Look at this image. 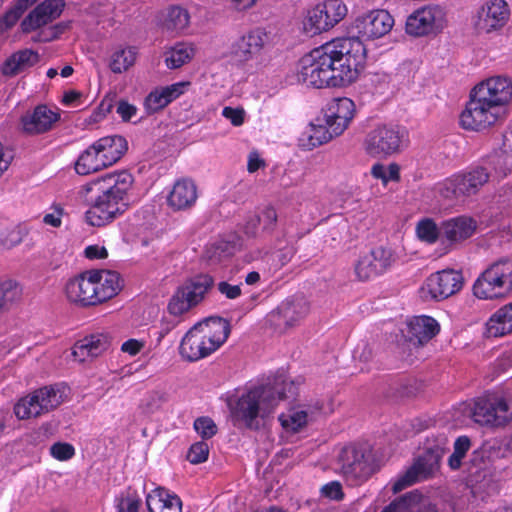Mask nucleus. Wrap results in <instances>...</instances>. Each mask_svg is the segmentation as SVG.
Listing matches in <instances>:
<instances>
[{
    "label": "nucleus",
    "mask_w": 512,
    "mask_h": 512,
    "mask_svg": "<svg viewBox=\"0 0 512 512\" xmlns=\"http://www.w3.org/2000/svg\"><path fill=\"white\" fill-rule=\"evenodd\" d=\"M309 312V305L304 299L287 300L277 309L279 321L292 327Z\"/></svg>",
    "instance_id": "nucleus-37"
},
{
    "label": "nucleus",
    "mask_w": 512,
    "mask_h": 512,
    "mask_svg": "<svg viewBox=\"0 0 512 512\" xmlns=\"http://www.w3.org/2000/svg\"><path fill=\"white\" fill-rule=\"evenodd\" d=\"M188 85L189 82H178L150 92L144 102L147 113L153 114L166 107L182 95Z\"/></svg>",
    "instance_id": "nucleus-31"
},
{
    "label": "nucleus",
    "mask_w": 512,
    "mask_h": 512,
    "mask_svg": "<svg viewBox=\"0 0 512 512\" xmlns=\"http://www.w3.org/2000/svg\"><path fill=\"white\" fill-rule=\"evenodd\" d=\"M321 494L331 500H340L343 498L342 486L339 482L332 481L321 488Z\"/></svg>",
    "instance_id": "nucleus-55"
},
{
    "label": "nucleus",
    "mask_w": 512,
    "mask_h": 512,
    "mask_svg": "<svg viewBox=\"0 0 512 512\" xmlns=\"http://www.w3.org/2000/svg\"><path fill=\"white\" fill-rule=\"evenodd\" d=\"M507 115V111H502L472 90L470 100L460 115V124L466 130L482 131L504 122Z\"/></svg>",
    "instance_id": "nucleus-8"
},
{
    "label": "nucleus",
    "mask_w": 512,
    "mask_h": 512,
    "mask_svg": "<svg viewBox=\"0 0 512 512\" xmlns=\"http://www.w3.org/2000/svg\"><path fill=\"white\" fill-rule=\"evenodd\" d=\"M209 457V450H187L185 458L191 464H200L207 461Z\"/></svg>",
    "instance_id": "nucleus-59"
},
{
    "label": "nucleus",
    "mask_w": 512,
    "mask_h": 512,
    "mask_svg": "<svg viewBox=\"0 0 512 512\" xmlns=\"http://www.w3.org/2000/svg\"><path fill=\"white\" fill-rule=\"evenodd\" d=\"M373 178L381 180L384 186L387 185V167L381 163H375L370 171Z\"/></svg>",
    "instance_id": "nucleus-63"
},
{
    "label": "nucleus",
    "mask_w": 512,
    "mask_h": 512,
    "mask_svg": "<svg viewBox=\"0 0 512 512\" xmlns=\"http://www.w3.org/2000/svg\"><path fill=\"white\" fill-rule=\"evenodd\" d=\"M230 324L221 317H210L196 323L182 338L179 345L181 358L195 362L215 352L227 340Z\"/></svg>",
    "instance_id": "nucleus-3"
},
{
    "label": "nucleus",
    "mask_w": 512,
    "mask_h": 512,
    "mask_svg": "<svg viewBox=\"0 0 512 512\" xmlns=\"http://www.w3.org/2000/svg\"><path fill=\"white\" fill-rule=\"evenodd\" d=\"M316 121L317 123L310 124L300 138L301 146L305 149L311 150L340 136V133L335 132V128L330 123H325L323 118Z\"/></svg>",
    "instance_id": "nucleus-33"
},
{
    "label": "nucleus",
    "mask_w": 512,
    "mask_h": 512,
    "mask_svg": "<svg viewBox=\"0 0 512 512\" xmlns=\"http://www.w3.org/2000/svg\"><path fill=\"white\" fill-rule=\"evenodd\" d=\"M194 55L195 49L192 44L179 42L164 52L165 64L169 69H178L190 62Z\"/></svg>",
    "instance_id": "nucleus-38"
},
{
    "label": "nucleus",
    "mask_w": 512,
    "mask_h": 512,
    "mask_svg": "<svg viewBox=\"0 0 512 512\" xmlns=\"http://www.w3.org/2000/svg\"><path fill=\"white\" fill-rule=\"evenodd\" d=\"M270 43V34L262 28H255L239 37L231 47V53L240 61H250L257 57Z\"/></svg>",
    "instance_id": "nucleus-21"
},
{
    "label": "nucleus",
    "mask_w": 512,
    "mask_h": 512,
    "mask_svg": "<svg viewBox=\"0 0 512 512\" xmlns=\"http://www.w3.org/2000/svg\"><path fill=\"white\" fill-rule=\"evenodd\" d=\"M40 61V55L32 49H22L12 53L1 65V74L5 77H15L35 66Z\"/></svg>",
    "instance_id": "nucleus-30"
},
{
    "label": "nucleus",
    "mask_w": 512,
    "mask_h": 512,
    "mask_svg": "<svg viewBox=\"0 0 512 512\" xmlns=\"http://www.w3.org/2000/svg\"><path fill=\"white\" fill-rule=\"evenodd\" d=\"M439 330L438 322L430 316H416L408 322L409 338L419 344L430 341L439 333Z\"/></svg>",
    "instance_id": "nucleus-35"
},
{
    "label": "nucleus",
    "mask_w": 512,
    "mask_h": 512,
    "mask_svg": "<svg viewBox=\"0 0 512 512\" xmlns=\"http://www.w3.org/2000/svg\"><path fill=\"white\" fill-rule=\"evenodd\" d=\"M143 347L144 343L142 341H139L137 339H129L122 344L121 351L131 356H134L138 354Z\"/></svg>",
    "instance_id": "nucleus-61"
},
{
    "label": "nucleus",
    "mask_w": 512,
    "mask_h": 512,
    "mask_svg": "<svg viewBox=\"0 0 512 512\" xmlns=\"http://www.w3.org/2000/svg\"><path fill=\"white\" fill-rule=\"evenodd\" d=\"M222 115L230 120L234 126H240L244 122V110L239 108L225 107Z\"/></svg>",
    "instance_id": "nucleus-56"
},
{
    "label": "nucleus",
    "mask_w": 512,
    "mask_h": 512,
    "mask_svg": "<svg viewBox=\"0 0 512 512\" xmlns=\"http://www.w3.org/2000/svg\"><path fill=\"white\" fill-rule=\"evenodd\" d=\"M265 165V161L260 157L258 152H250L247 163V170L249 173H255L260 168H264Z\"/></svg>",
    "instance_id": "nucleus-60"
},
{
    "label": "nucleus",
    "mask_w": 512,
    "mask_h": 512,
    "mask_svg": "<svg viewBox=\"0 0 512 512\" xmlns=\"http://www.w3.org/2000/svg\"><path fill=\"white\" fill-rule=\"evenodd\" d=\"M367 254L381 273H384L394 261L392 250L383 246L376 247Z\"/></svg>",
    "instance_id": "nucleus-47"
},
{
    "label": "nucleus",
    "mask_w": 512,
    "mask_h": 512,
    "mask_svg": "<svg viewBox=\"0 0 512 512\" xmlns=\"http://www.w3.org/2000/svg\"><path fill=\"white\" fill-rule=\"evenodd\" d=\"M198 190L194 181L190 179H180L175 182L170 191L167 202L175 211L191 208L197 201Z\"/></svg>",
    "instance_id": "nucleus-29"
},
{
    "label": "nucleus",
    "mask_w": 512,
    "mask_h": 512,
    "mask_svg": "<svg viewBox=\"0 0 512 512\" xmlns=\"http://www.w3.org/2000/svg\"><path fill=\"white\" fill-rule=\"evenodd\" d=\"M64 6L63 0H44L23 19L22 31L29 33L54 21L61 15Z\"/></svg>",
    "instance_id": "nucleus-25"
},
{
    "label": "nucleus",
    "mask_w": 512,
    "mask_h": 512,
    "mask_svg": "<svg viewBox=\"0 0 512 512\" xmlns=\"http://www.w3.org/2000/svg\"><path fill=\"white\" fill-rule=\"evenodd\" d=\"M133 177L126 171L108 173L81 186L80 196L90 204L85 213L90 226L102 227L121 216L129 207L128 192Z\"/></svg>",
    "instance_id": "nucleus-1"
},
{
    "label": "nucleus",
    "mask_w": 512,
    "mask_h": 512,
    "mask_svg": "<svg viewBox=\"0 0 512 512\" xmlns=\"http://www.w3.org/2000/svg\"><path fill=\"white\" fill-rule=\"evenodd\" d=\"M476 229L477 223L473 218L458 216L444 221L440 233L451 245H458L470 238Z\"/></svg>",
    "instance_id": "nucleus-28"
},
{
    "label": "nucleus",
    "mask_w": 512,
    "mask_h": 512,
    "mask_svg": "<svg viewBox=\"0 0 512 512\" xmlns=\"http://www.w3.org/2000/svg\"><path fill=\"white\" fill-rule=\"evenodd\" d=\"M63 401L60 389L45 386L21 398L14 406V413L21 420L35 418L54 410Z\"/></svg>",
    "instance_id": "nucleus-12"
},
{
    "label": "nucleus",
    "mask_w": 512,
    "mask_h": 512,
    "mask_svg": "<svg viewBox=\"0 0 512 512\" xmlns=\"http://www.w3.org/2000/svg\"><path fill=\"white\" fill-rule=\"evenodd\" d=\"M136 57L137 50L134 47L117 50L111 56L110 68L114 73H122L134 65Z\"/></svg>",
    "instance_id": "nucleus-44"
},
{
    "label": "nucleus",
    "mask_w": 512,
    "mask_h": 512,
    "mask_svg": "<svg viewBox=\"0 0 512 512\" xmlns=\"http://www.w3.org/2000/svg\"><path fill=\"white\" fill-rule=\"evenodd\" d=\"M63 215V209L59 206L54 208L53 213H48L44 216L43 222L52 227H59L62 223L61 217Z\"/></svg>",
    "instance_id": "nucleus-62"
},
{
    "label": "nucleus",
    "mask_w": 512,
    "mask_h": 512,
    "mask_svg": "<svg viewBox=\"0 0 512 512\" xmlns=\"http://www.w3.org/2000/svg\"><path fill=\"white\" fill-rule=\"evenodd\" d=\"M323 47L330 59L338 87L354 83L363 70L366 60V49L359 38H337L325 43Z\"/></svg>",
    "instance_id": "nucleus-4"
},
{
    "label": "nucleus",
    "mask_w": 512,
    "mask_h": 512,
    "mask_svg": "<svg viewBox=\"0 0 512 512\" xmlns=\"http://www.w3.org/2000/svg\"><path fill=\"white\" fill-rule=\"evenodd\" d=\"M331 67L330 59L322 45L301 58L298 78L305 85L318 89L338 87Z\"/></svg>",
    "instance_id": "nucleus-10"
},
{
    "label": "nucleus",
    "mask_w": 512,
    "mask_h": 512,
    "mask_svg": "<svg viewBox=\"0 0 512 512\" xmlns=\"http://www.w3.org/2000/svg\"><path fill=\"white\" fill-rule=\"evenodd\" d=\"M260 225H262L260 216H258V214L251 215L245 224V233L250 236L256 235Z\"/></svg>",
    "instance_id": "nucleus-64"
},
{
    "label": "nucleus",
    "mask_w": 512,
    "mask_h": 512,
    "mask_svg": "<svg viewBox=\"0 0 512 512\" xmlns=\"http://www.w3.org/2000/svg\"><path fill=\"white\" fill-rule=\"evenodd\" d=\"M194 429L203 439H209L217 433L215 422L207 416H202L194 421Z\"/></svg>",
    "instance_id": "nucleus-50"
},
{
    "label": "nucleus",
    "mask_w": 512,
    "mask_h": 512,
    "mask_svg": "<svg viewBox=\"0 0 512 512\" xmlns=\"http://www.w3.org/2000/svg\"><path fill=\"white\" fill-rule=\"evenodd\" d=\"M297 393L298 386L294 381L279 376L273 384L254 387L243 393L231 411L246 427L258 429L259 419L272 413L281 400L294 398Z\"/></svg>",
    "instance_id": "nucleus-2"
},
{
    "label": "nucleus",
    "mask_w": 512,
    "mask_h": 512,
    "mask_svg": "<svg viewBox=\"0 0 512 512\" xmlns=\"http://www.w3.org/2000/svg\"><path fill=\"white\" fill-rule=\"evenodd\" d=\"M24 232L18 227L6 228L0 233V248L9 250L23 241Z\"/></svg>",
    "instance_id": "nucleus-48"
},
{
    "label": "nucleus",
    "mask_w": 512,
    "mask_h": 512,
    "mask_svg": "<svg viewBox=\"0 0 512 512\" xmlns=\"http://www.w3.org/2000/svg\"><path fill=\"white\" fill-rule=\"evenodd\" d=\"M146 504L149 512H182L180 498L163 488H156L149 493Z\"/></svg>",
    "instance_id": "nucleus-36"
},
{
    "label": "nucleus",
    "mask_w": 512,
    "mask_h": 512,
    "mask_svg": "<svg viewBox=\"0 0 512 512\" xmlns=\"http://www.w3.org/2000/svg\"><path fill=\"white\" fill-rule=\"evenodd\" d=\"M104 169L103 163L94 143L85 149L75 163V170L80 175H88Z\"/></svg>",
    "instance_id": "nucleus-39"
},
{
    "label": "nucleus",
    "mask_w": 512,
    "mask_h": 512,
    "mask_svg": "<svg viewBox=\"0 0 512 512\" xmlns=\"http://www.w3.org/2000/svg\"><path fill=\"white\" fill-rule=\"evenodd\" d=\"M59 120L60 114L57 110L38 105L32 112L22 116L21 125L25 133L36 135L51 130Z\"/></svg>",
    "instance_id": "nucleus-27"
},
{
    "label": "nucleus",
    "mask_w": 512,
    "mask_h": 512,
    "mask_svg": "<svg viewBox=\"0 0 512 512\" xmlns=\"http://www.w3.org/2000/svg\"><path fill=\"white\" fill-rule=\"evenodd\" d=\"M189 24L190 15L188 11L183 7L173 6L167 10L162 27L170 33L179 34L184 31Z\"/></svg>",
    "instance_id": "nucleus-40"
},
{
    "label": "nucleus",
    "mask_w": 512,
    "mask_h": 512,
    "mask_svg": "<svg viewBox=\"0 0 512 512\" xmlns=\"http://www.w3.org/2000/svg\"><path fill=\"white\" fill-rule=\"evenodd\" d=\"M217 289L223 296L230 300L237 299L242 294L240 285H232L227 281H220L217 284Z\"/></svg>",
    "instance_id": "nucleus-54"
},
{
    "label": "nucleus",
    "mask_w": 512,
    "mask_h": 512,
    "mask_svg": "<svg viewBox=\"0 0 512 512\" xmlns=\"http://www.w3.org/2000/svg\"><path fill=\"white\" fill-rule=\"evenodd\" d=\"M510 11L504 0H490L478 11L476 28L484 33L502 29L508 22Z\"/></svg>",
    "instance_id": "nucleus-19"
},
{
    "label": "nucleus",
    "mask_w": 512,
    "mask_h": 512,
    "mask_svg": "<svg viewBox=\"0 0 512 512\" xmlns=\"http://www.w3.org/2000/svg\"><path fill=\"white\" fill-rule=\"evenodd\" d=\"M473 295L481 300H500L512 294V259L502 257L491 264L475 280Z\"/></svg>",
    "instance_id": "nucleus-5"
},
{
    "label": "nucleus",
    "mask_w": 512,
    "mask_h": 512,
    "mask_svg": "<svg viewBox=\"0 0 512 512\" xmlns=\"http://www.w3.org/2000/svg\"><path fill=\"white\" fill-rule=\"evenodd\" d=\"M446 27V15L438 5H426L412 12L406 20V33L423 37L437 34Z\"/></svg>",
    "instance_id": "nucleus-14"
},
{
    "label": "nucleus",
    "mask_w": 512,
    "mask_h": 512,
    "mask_svg": "<svg viewBox=\"0 0 512 512\" xmlns=\"http://www.w3.org/2000/svg\"><path fill=\"white\" fill-rule=\"evenodd\" d=\"M426 500L418 491H412L399 501L391 503L382 512H421L426 506Z\"/></svg>",
    "instance_id": "nucleus-41"
},
{
    "label": "nucleus",
    "mask_w": 512,
    "mask_h": 512,
    "mask_svg": "<svg viewBox=\"0 0 512 512\" xmlns=\"http://www.w3.org/2000/svg\"><path fill=\"white\" fill-rule=\"evenodd\" d=\"M406 143V131L398 126L380 125L365 138L364 149L372 157H388L399 153Z\"/></svg>",
    "instance_id": "nucleus-11"
},
{
    "label": "nucleus",
    "mask_w": 512,
    "mask_h": 512,
    "mask_svg": "<svg viewBox=\"0 0 512 512\" xmlns=\"http://www.w3.org/2000/svg\"><path fill=\"white\" fill-rule=\"evenodd\" d=\"M416 231L418 237L428 243H434L439 235V229L436 223L431 219L421 220L417 224Z\"/></svg>",
    "instance_id": "nucleus-49"
},
{
    "label": "nucleus",
    "mask_w": 512,
    "mask_h": 512,
    "mask_svg": "<svg viewBox=\"0 0 512 512\" xmlns=\"http://www.w3.org/2000/svg\"><path fill=\"white\" fill-rule=\"evenodd\" d=\"M471 416L476 423L491 426H501L512 419L507 402L495 394L478 398L471 410Z\"/></svg>",
    "instance_id": "nucleus-16"
},
{
    "label": "nucleus",
    "mask_w": 512,
    "mask_h": 512,
    "mask_svg": "<svg viewBox=\"0 0 512 512\" xmlns=\"http://www.w3.org/2000/svg\"><path fill=\"white\" fill-rule=\"evenodd\" d=\"M440 458L441 456L435 450H426L403 475L393 482V493H398L416 482L433 477L439 470Z\"/></svg>",
    "instance_id": "nucleus-17"
},
{
    "label": "nucleus",
    "mask_w": 512,
    "mask_h": 512,
    "mask_svg": "<svg viewBox=\"0 0 512 512\" xmlns=\"http://www.w3.org/2000/svg\"><path fill=\"white\" fill-rule=\"evenodd\" d=\"M93 280L101 281L104 292L107 293L108 298L115 297L122 289L123 283L120 275L115 271L110 270H91Z\"/></svg>",
    "instance_id": "nucleus-42"
},
{
    "label": "nucleus",
    "mask_w": 512,
    "mask_h": 512,
    "mask_svg": "<svg viewBox=\"0 0 512 512\" xmlns=\"http://www.w3.org/2000/svg\"><path fill=\"white\" fill-rule=\"evenodd\" d=\"M355 104L347 97L331 99L323 109V120L330 123L340 135L348 128L355 116Z\"/></svg>",
    "instance_id": "nucleus-23"
},
{
    "label": "nucleus",
    "mask_w": 512,
    "mask_h": 512,
    "mask_svg": "<svg viewBox=\"0 0 512 512\" xmlns=\"http://www.w3.org/2000/svg\"><path fill=\"white\" fill-rule=\"evenodd\" d=\"M342 470L347 476L366 479L384 464L381 450H342Z\"/></svg>",
    "instance_id": "nucleus-15"
},
{
    "label": "nucleus",
    "mask_w": 512,
    "mask_h": 512,
    "mask_svg": "<svg viewBox=\"0 0 512 512\" xmlns=\"http://www.w3.org/2000/svg\"><path fill=\"white\" fill-rule=\"evenodd\" d=\"M472 90L502 111L508 112L512 102V80L506 76H493L481 81Z\"/></svg>",
    "instance_id": "nucleus-18"
},
{
    "label": "nucleus",
    "mask_w": 512,
    "mask_h": 512,
    "mask_svg": "<svg viewBox=\"0 0 512 512\" xmlns=\"http://www.w3.org/2000/svg\"><path fill=\"white\" fill-rule=\"evenodd\" d=\"M140 506V498L134 493L121 495L117 500L118 512H138Z\"/></svg>",
    "instance_id": "nucleus-51"
},
{
    "label": "nucleus",
    "mask_w": 512,
    "mask_h": 512,
    "mask_svg": "<svg viewBox=\"0 0 512 512\" xmlns=\"http://www.w3.org/2000/svg\"><path fill=\"white\" fill-rule=\"evenodd\" d=\"M22 295L20 285L14 280L0 282V312L8 310Z\"/></svg>",
    "instance_id": "nucleus-43"
},
{
    "label": "nucleus",
    "mask_w": 512,
    "mask_h": 512,
    "mask_svg": "<svg viewBox=\"0 0 512 512\" xmlns=\"http://www.w3.org/2000/svg\"><path fill=\"white\" fill-rule=\"evenodd\" d=\"M348 8L342 0H325L307 9L301 20V31L308 37L327 32L347 15Z\"/></svg>",
    "instance_id": "nucleus-7"
},
{
    "label": "nucleus",
    "mask_w": 512,
    "mask_h": 512,
    "mask_svg": "<svg viewBox=\"0 0 512 512\" xmlns=\"http://www.w3.org/2000/svg\"><path fill=\"white\" fill-rule=\"evenodd\" d=\"M512 333V302L497 309L485 324L487 337H503Z\"/></svg>",
    "instance_id": "nucleus-34"
},
{
    "label": "nucleus",
    "mask_w": 512,
    "mask_h": 512,
    "mask_svg": "<svg viewBox=\"0 0 512 512\" xmlns=\"http://www.w3.org/2000/svg\"><path fill=\"white\" fill-rule=\"evenodd\" d=\"M116 112L120 115L122 120L129 121L136 114L137 108L127 101L120 100L117 103Z\"/></svg>",
    "instance_id": "nucleus-57"
},
{
    "label": "nucleus",
    "mask_w": 512,
    "mask_h": 512,
    "mask_svg": "<svg viewBox=\"0 0 512 512\" xmlns=\"http://www.w3.org/2000/svg\"><path fill=\"white\" fill-rule=\"evenodd\" d=\"M355 274L360 281H367L382 273L368 254H365L355 264Z\"/></svg>",
    "instance_id": "nucleus-46"
},
{
    "label": "nucleus",
    "mask_w": 512,
    "mask_h": 512,
    "mask_svg": "<svg viewBox=\"0 0 512 512\" xmlns=\"http://www.w3.org/2000/svg\"><path fill=\"white\" fill-rule=\"evenodd\" d=\"M260 221L264 230H272L277 222V212L273 207H265L260 214Z\"/></svg>",
    "instance_id": "nucleus-53"
},
{
    "label": "nucleus",
    "mask_w": 512,
    "mask_h": 512,
    "mask_svg": "<svg viewBox=\"0 0 512 512\" xmlns=\"http://www.w3.org/2000/svg\"><path fill=\"white\" fill-rule=\"evenodd\" d=\"M111 344V338L106 333L85 336L72 347L73 359L79 363L93 361L105 353Z\"/></svg>",
    "instance_id": "nucleus-26"
},
{
    "label": "nucleus",
    "mask_w": 512,
    "mask_h": 512,
    "mask_svg": "<svg viewBox=\"0 0 512 512\" xmlns=\"http://www.w3.org/2000/svg\"><path fill=\"white\" fill-rule=\"evenodd\" d=\"M463 285V274L447 268L430 274L421 286L420 294L424 300L442 301L460 292Z\"/></svg>",
    "instance_id": "nucleus-13"
},
{
    "label": "nucleus",
    "mask_w": 512,
    "mask_h": 512,
    "mask_svg": "<svg viewBox=\"0 0 512 512\" xmlns=\"http://www.w3.org/2000/svg\"><path fill=\"white\" fill-rule=\"evenodd\" d=\"M322 407L319 401L314 404H294L281 413L278 419L286 433L294 434L303 430Z\"/></svg>",
    "instance_id": "nucleus-22"
},
{
    "label": "nucleus",
    "mask_w": 512,
    "mask_h": 512,
    "mask_svg": "<svg viewBox=\"0 0 512 512\" xmlns=\"http://www.w3.org/2000/svg\"><path fill=\"white\" fill-rule=\"evenodd\" d=\"M91 270L70 279L65 286L67 300L80 307L96 306Z\"/></svg>",
    "instance_id": "nucleus-24"
},
{
    "label": "nucleus",
    "mask_w": 512,
    "mask_h": 512,
    "mask_svg": "<svg viewBox=\"0 0 512 512\" xmlns=\"http://www.w3.org/2000/svg\"><path fill=\"white\" fill-rule=\"evenodd\" d=\"M293 256L294 248L290 245H286L283 248L278 249L271 254L272 261L277 269H280L287 265L291 261Z\"/></svg>",
    "instance_id": "nucleus-52"
},
{
    "label": "nucleus",
    "mask_w": 512,
    "mask_h": 512,
    "mask_svg": "<svg viewBox=\"0 0 512 512\" xmlns=\"http://www.w3.org/2000/svg\"><path fill=\"white\" fill-rule=\"evenodd\" d=\"M214 285L209 274H197L186 279L175 291L168 304V311L180 316L199 305Z\"/></svg>",
    "instance_id": "nucleus-9"
},
{
    "label": "nucleus",
    "mask_w": 512,
    "mask_h": 512,
    "mask_svg": "<svg viewBox=\"0 0 512 512\" xmlns=\"http://www.w3.org/2000/svg\"><path fill=\"white\" fill-rule=\"evenodd\" d=\"M489 179L488 170L484 167H477L439 183L437 193L448 205H456L476 195L488 183Z\"/></svg>",
    "instance_id": "nucleus-6"
},
{
    "label": "nucleus",
    "mask_w": 512,
    "mask_h": 512,
    "mask_svg": "<svg viewBox=\"0 0 512 512\" xmlns=\"http://www.w3.org/2000/svg\"><path fill=\"white\" fill-rule=\"evenodd\" d=\"M104 168L112 166L128 149L127 141L120 135L102 137L94 142Z\"/></svg>",
    "instance_id": "nucleus-32"
},
{
    "label": "nucleus",
    "mask_w": 512,
    "mask_h": 512,
    "mask_svg": "<svg viewBox=\"0 0 512 512\" xmlns=\"http://www.w3.org/2000/svg\"><path fill=\"white\" fill-rule=\"evenodd\" d=\"M84 254L86 258L94 259H105L108 257L107 249L100 245H90L85 248Z\"/></svg>",
    "instance_id": "nucleus-58"
},
{
    "label": "nucleus",
    "mask_w": 512,
    "mask_h": 512,
    "mask_svg": "<svg viewBox=\"0 0 512 512\" xmlns=\"http://www.w3.org/2000/svg\"><path fill=\"white\" fill-rule=\"evenodd\" d=\"M37 0H17L15 4L0 18V32L3 33L12 28L25 10Z\"/></svg>",
    "instance_id": "nucleus-45"
},
{
    "label": "nucleus",
    "mask_w": 512,
    "mask_h": 512,
    "mask_svg": "<svg viewBox=\"0 0 512 512\" xmlns=\"http://www.w3.org/2000/svg\"><path fill=\"white\" fill-rule=\"evenodd\" d=\"M355 24L358 33L362 37L366 39H378L391 31L394 25V19L388 11L378 9L357 17Z\"/></svg>",
    "instance_id": "nucleus-20"
}]
</instances>
